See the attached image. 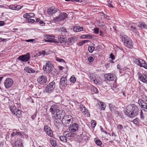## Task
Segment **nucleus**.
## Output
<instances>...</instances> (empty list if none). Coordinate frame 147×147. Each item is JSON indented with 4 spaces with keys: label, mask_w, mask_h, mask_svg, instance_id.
I'll return each instance as SVG.
<instances>
[{
    "label": "nucleus",
    "mask_w": 147,
    "mask_h": 147,
    "mask_svg": "<svg viewBox=\"0 0 147 147\" xmlns=\"http://www.w3.org/2000/svg\"><path fill=\"white\" fill-rule=\"evenodd\" d=\"M139 112L138 107L135 105L132 104L126 108V113L128 116L134 117L137 115Z\"/></svg>",
    "instance_id": "1"
},
{
    "label": "nucleus",
    "mask_w": 147,
    "mask_h": 147,
    "mask_svg": "<svg viewBox=\"0 0 147 147\" xmlns=\"http://www.w3.org/2000/svg\"><path fill=\"white\" fill-rule=\"evenodd\" d=\"M122 42L124 45L128 48H132L133 47V45L131 38L128 36H123L121 38Z\"/></svg>",
    "instance_id": "2"
},
{
    "label": "nucleus",
    "mask_w": 147,
    "mask_h": 147,
    "mask_svg": "<svg viewBox=\"0 0 147 147\" xmlns=\"http://www.w3.org/2000/svg\"><path fill=\"white\" fill-rule=\"evenodd\" d=\"M73 121V118L71 116L66 115L65 118L62 119V122L65 126L67 127L72 124Z\"/></svg>",
    "instance_id": "3"
},
{
    "label": "nucleus",
    "mask_w": 147,
    "mask_h": 147,
    "mask_svg": "<svg viewBox=\"0 0 147 147\" xmlns=\"http://www.w3.org/2000/svg\"><path fill=\"white\" fill-rule=\"evenodd\" d=\"M53 65L50 61H46V64L43 66V69L46 73L49 74L53 70Z\"/></svg>",
    "instance_id": "4"
},
{
    "label": "nucleus",
    "mask_w": 147,
    "mask_h": 147,
    "mask_svg": "<svg viewBox=\"0 0 147 147\" xmlns=\"http://www.w3.org/2000/svg\"><path fill=\"white\" fill-rule=\"evenodd\" d=\"M65 115V111L61 109L59 110L57 113L52 116L53 118L55 120L59 119L64 118Z\"/></svg>",
    "instance_id": "5"
},
{
    "label": "nucleus",
    "mask_w": 147,
    "mask_h": 147,
    "mask_svg": "<svg viewBox=\"0 0 147 147\" xmlns=\"http://www.w3.org/2000/svg\"><path fill=\"white\" fill-rule=\"evenodd\" d=\"M10 109L12 113L17 117H19L21 116V111L17 108L16 106H11L10 107Z\"/></svg>",
    "instance_id": "6"
},
{
    "label": "nucleus",
    "mask_w": 147,
    "mask_h": 147,
    "mask_svg": "<svg viewBox=\"0 0 147 147\" xmlns=\"http://www.w3.org/2000/svg\"><path fill=\"white\" fill-rule=\"evenodd\" d=\"M55 84L54 82H52L46 86L45 88V92L47 93H51L52 92L54 89Z\"/></svg>",
    "instance_id": "7"
},
{
    "label": "nucleus",
    "mask_w": 147,
    "mask_h": 147,
    "mask_svg": "<svg viewBox=\"0 0 147 147\" xmlns=\"http://www.w3.org/2000/svg\"><path fill=\"white\" fill-rule=\"evenodd\" d=\"M30 59V57L29 53L26 54L22 55L19 56L17 59L22 61L27 62Z\"/></svg>",
    "instance_id": "8"
},
{
    "label": "nucleus",
    "mask_w": 147,
    "mask_h": 147,
    "mask_svg": "<svg viewBox=\"0 0 147 147\" xmlns=\"http://www.w3.org/2000/svg\"><path fill=\"white\" fill-rule=\"evenodd\" d=\"M134 62L140 67H143L146 69H147V65L145 61L142 59H135Z\"/></svg>",
    "instance_id": "9"
},
{
    "label": "nucleus",
    "mask_w": 147,
    "mask_h": 147,
    "mask_svg": "<svg viewBox=\"0 0 147 147\" xmlns=\"http://www.w3.org/2000/svg\"><path fill=\"white\" fill-rule=\"evenodd\" d=\"M44 131L48 136L52 137H53L54 136L52 130L49 126L47 125H45Z\"/></svg>",
    "instance_id": "10"
},
{
    "label": "nucleus",
    "mask_w": 147,
    "mask_h": 147,
    "mask_svg": "<svg viewBox=\"0 0 147 147\" xmlns=\"http://www.w3.org/2000/svg\"><path fill=\"white\" fill-rule=\"evenodd\" d=\"M138 103L142 110L147 111V103L141 99L138 100Z\"/></svg>",
    "instance_id": "11"
},
{
    "label": "nucleus",
    "mask_w": 147,
    "mask_h": 147,
    "mask_svg": "<svg viewBox=\"0 0 147 147\" xmlns=\"http://www.w3.org/2000/svg\"><path fill=\"white\" fill-rule=\"evenodd\" d=\"M13 83V80L11 78H7L4 82V84L5 88H6L11 87Z\"/></svg>",
    "instance_id": "12"
},
{
    "label": "nucleus",
    "mask_w": 147,
    "mask_h": 147,
    "mask_svg": "<svg viewBox=\"0 0 147 147\" xmlns=\"http://www.w3.org/2000/svg\"><path fill=\"white\" fill-rule=\"evenodd\" d=\"M67 80L66 77H62L60 79L59 86L61 88H64L67 85Z\"/></svg>",
    "instance_id": "13"
},
{
    "label": "nucleus",
    "mask_w": 147,
    "mask_h": 147,
    "mask_svg": "<svg viewBox=\"0 0 147 147\" xmlns=\"http://www.w3.org/2000/svg\"><path fill=\"white\" fill-rule=\"evenodd\" d=\"M68 15L65 12H63L61 13L58 17L55 18V21H60L64 20L67 17Z\"/></svg>",
    "instance_id": "14"
},
{
    "label": "nucleus",
    "mask_w": 147,
    "mask_h": 147,
    "mask_svg": "<svg viewBox=\"0 0 147 147\" xmlns=\"http://www.w3.org/2000/svg\"><path fill=\"white\" fill-rule=\"evenodd\" d=\"M55 37L54 36L51 35H47L45 41L46 42H51L53 43H59V41H57V40L55 39Z\"/></svg>",
    "instance_id": "15"
},
{
    "label": "nucleus",
    "mask_w": 147,
    "mask_h": 147,
    "mask_svg": "<svg viewBox=\"0 0 147 147\" xmlns=\"http://www.w3.org/2000/svg\"><path fill=\"white\" fill-rule=\"evenodd\" d=\"M104 77L105 78L109 81H114L115 80L116 78L115 75L111 73L105 74Z\"/></svg>",
    "instance_id": "16"
},
{
    "label": "nucleus",
    "mask_w": 147,
    "mask_h": 147,
    "mask_svg": "<svg viewBox=\"0 0 147 147\" xmlns=\"http://www.w3.org/2000/svg\"><path fill=\"white\" fill-rule=\"evenodd\" d=\"M37 80L38 82L41 85H44L47 81V77L43 75L39 77Z\"/></svg>",
    "instance_id": "17"
},
{
    "label": "nucleus",
    "mask_w": 147,
    "mask_h": 147,
    "mask_svg": "<svg viewBox=\"0 0 147 147\" xmlns=\"http://www.w3.org/2000/svg\"><path fill=\"white\" fill-rule=\"evenodd\" d=\"M78 127L79 126L78 124L74 123L68 128L69 130L71 132H74L78 130Z\"/></svg>",
    "instance_id": "18"
},
{
    "label": "nucleus",
    "mask_w": 147,
    "mask_h": 147,
    "mask_svg": "<svg viewBox=\"0 0 147 147\" xmlns=\"http://www.w3.org/2000/svg\"><path fill=\"white\" fill-rule=\"evenodd\" d=\"M59 40L57 41H59V42H60V43L62 45H64L66 43L67 39L65 37L62 35H60L58 37Z\"/></svg>",
    "instance_id": "19"
},
{
    "label": "nucleus",
    "mask_w": 147,
    "mask_h": 147,
    "mask_svg": "<svg viewBox=\"0 0 147 147\" xmlns=\"http://www.w3.org/2000/svg\"><path fill=\"white\" fill-rule=\"evenodd\" d=\"M50 111L51 112L52 115L55 114V113H56L59 110V109H58L57 105H52L50 109Z\"/></svg>",
    "instance_id": "20"
},
{
    "label": "nucleus",
    "mask_w": 147,
    "mask_h": 147,
    "mask_svg": "<svg viewBox=\"0 0 147 147\" xmlns=\"http://www.w3.org/2000/svg\"><path fill=\"white\" fill-rule=\"evenodd\" d=\"M139 79L144 83L147 82V76L145 74L142 75L140 73H138Z\"/></svg>",
    "instance_id": "21"
},
{
    "label": "nucleus",
    "mask_w": 147,
    "mask_h": 147,
    "mask_svg": "<svg viewBox=\"0 0 147 147\" xmlns=\"http://www.w3.org/2000/svg\"><path fill=\"white\" fill-rule=\"evenodd\" d=\"M76 40L77 38L76 37H71L68 39L67 40H66V42L68 45H71L74 43Z\"/></svg>",
    "instance_id": "22"
},
{
    "label": "nucleus",
    "mask_w": 147,
    "mask_h": 147,
    "mask_svg": "<svg viewBox=\"0 0 147 147\" xmlns=\"http://www.w3.org/2000/svg\"><path fill=\"white\" fill-rule=\"evenodd\" d=\"M67 132L64 133L63 134V136H59V139L61 141L64 142H66L67 141V136L68 135V134H67ZM69 136L68 135L67 136Z\"/></svg>",
    "instance_id": "23"
},
{
    "label": "nucleus",
    "mask_w": 147,
    "mask_h": 147,
    "mask_svg": "<svg viewBox=\"0 0 147 147\" xmlns=\"http://www.w3.org/2000/svg\"><path fill=\"white\" fill-rule=\"evenodd\" d=\"M57 9L53 7H51L49 8L47 10V12L49 15H52L56 13Z\"/></svg>",
    "instance_id": "24"
},
{
    "label": "nucleus",
    "mask_w": 147,
    "mask_h": 147,
    "mask_svg": "<svg viewBox=\"0 0 147 147\" xmlns=\"http://www.w3.org/2000/svg\"><path fill=\"white\" fill-rule=\"evenodd\" d=\"M90 80L93 81V82L95 84H98L99 83V81L98 80H97L94 74H91L90 75Z\"/></svg>",
    "instance_id": "25"
},
{
    "label": "nucleus",
    "mask_w": 147,
    "mask_h": 147,
    "mask_svg": "<svg viewBox=\"0 0 147 147\" xmlns=\"http://www.w3.org/2000/svg\"><path fill=\"white\" fill-rule=\"evenodd\" d=\"M24 70L25 71L29 73H33L35 72V71L34 69L28 66L26 67Z\"/></svg>",
    "instance_id": "26"
},
{
    "label": "nucleus",
    "mask_w": 147,
    "mask_h": 147,
    "mask_svg": "<svg viewBox=\"0 0 147 147\" xmlns=\"http://www.w3.org/2000/svg\"><path fill=\"white\" fill-rule=\"evenodd\" d=\"M109 108L112 113H115L116 110V107L115 106L112 104H109Z\"/></svg>",
    "instance_id": "27"
},
{
    "label": "nucleus",
    "mask_w": 147,
    "mask_h": 147,
    "mask_svg": "<svg viewBox=\"0 0 147 147\" xmlns=\"http://www.w3.org/2000/svg\"><path fill=\"white\" fill-rule=\"evenodd\" d=\"M83 28L82 27H80L79 26H75L73 28V30L75 32H78L82 31Z\"/></svg>",
    "instance_id": "28"
},
{
    "label": "nucleus",
    "mask_w": 147,
    "mask_h": 147,
    "mask_svg": "<svg viewBox=\"0 0 147 147\" xmlns=\"http://www.w3.org/2000/svg\"><path fill=\"white\" fill-rule=\"evenodd\" d=\"M82 38H88L92 39L94 37L93 35H91L89 34H84L82 35Z\"/></svg>",
    "instance_id": "29"
},
{
    "label": "nucleus",
    "mask_w": 147,
    "mask_h": 147,
    "mask_svg": "<svg viewBox=\"0 0 147 147\" xmlns=\"http://www.w3.org/2000/svg\"><path fill=\"white\" fill-rule=\"evenodd\" d=\"M89 42V40H82L80 42L77 43V45L78 46H81L83 45L84 44H85L86 42Z\"/></svg>",
    "instance_id": "30"
},
{
    "label": "nucleus",
    "mask_w": 147,
    "mask_h": 147,
    "mask_svg": "<svg viewBox=\"0 0 147 147\" xmlns=\"http://www.w3.org/2000/svg\"><path fill=\"white\" fill-rule=\"evenodd\" d=\"M99 105H101V109L102 110H105V108L106 107V105L105 103L103 102H100L99 103Z\"/></svg>",
    "instance_id": "31"
},
{
    "label": "nucleus",
    "mask_w": 147,
    "mask_h": 147,
    "mask_svg": "<svg viewBox=\"0 0 147 147\" xmlns=\"http://www.w3.org/2000/svg\"><path fill=\"white\" fill-rule=\"evenodd\" d=\"M92 92L94 94L98 93V90L97 88L94 86H92L91 88Z\"/></svg>",
    "instance_id": "32"
},
{
    "label": "nucleus",
    "mask_w": 147,
    "mask_h": 147,
    "mask_svg": "<svg viewBox=\"0 0 147 147\" xmlns=\"http://www.w3.org/2000/svg\"><path fill=\"white\" fill-rule=\"evenodd\" d=\"M80 110L82 111V113H83L84 111H85V110H86V107L82 105H80Z\"/></svg>",
    "instance_id": "33"
},
{
    "label": "nucleus",
    "mask_w": 147,
    "mask_h": 147,
    "mask_svg": "<svg viewBox=\"0 0 147 147\" xmlns=\"http://www.w3.org/2000/svg\"><path fill=\"white\" fill-rule=\"evenodd\" d=\"M133 122L137 126H138L139 125V119L138 118H136L135 119L133 120Z\"/></svg>",
    "instance_id": "34"
},
{
    "label": "nucleus",
    "mask_w": 147,
    "mask_h": 147,
    "mask_svg": "<svg viewBox=\"0 0 147 147\" xmlns=\"http://www.w3.org/2000/svg\"><path fill=\"white\" fill-rule=\"evenodd\" d=\"M95 49L94 47L92 46H90L88 48V51L90 53H92Z\"/></svg>",
    "instance_id": "35"
},
{
    "label": "nucleus",
    "mask_w": 147,
    "mask_h": 147,
    "mask_svg": "<svg viewBox=\"0 0 147 147\" xmlns=\"http://www.w3.org/2000/svg\"><path fill=\"white\" fill-rule=\"evenodd\" d=\"M59 31L62 32L67 33V31L66 29L63 27H61L59 29Z\"/></svg>",
    "instance_id": "36"
},
{
    "label": "nucleus",
    "mask_w": 147,
    "mask_h": 147,
    "mask_svg": "<svg viewBox=\"0 0 147 147\" xmlns=\"http://www.w3.org/2000/svg\"><path fill=\"white\" fill-rule=\"evenodd\" d=\"M83 114L86 115L87 117H89L90 116V114L89 111L86 109V110H85V111H84L83 113Z\"/></svg>",
    "instance_id": "37"
},
{
    "label": "nucleus",
    "mask_w": 147,
    "mask_h": 147,
    "mask_svg": "<svg viewBox=\"0 0 147 147\" xmlns=\"http://www.w3.org/2000/svg\"><path fill=\"white\" fill-rule=\"evenodd\" d=\"M17 6L16 5H10L9 6V8L10 9L16 10V8Z\"/></svg>",
    "instance_id": "38"
},
{
    "label": "nucleus",
    "mask_w": 147,
    "mask_h": 147,
    "mask_svg": "<svg viewBox=\"0 0 147 147\" xmlns=\"http://www.w3.org/2000/svg\"><path fill=\"white\" fill-rule=\"evenodd\" d=\"M50 142L51 144L55 147L57 145L56 142L53 140H50Z\"/></svg>",
    "instance_id": "39"
},
{
    "label": "nucleus",
    "mask_w": 147,
    "mask_h": 147,
    "mask_svg": "<svg viewBox=\"0 0 147 147\" xmlns=\"http://www.w3.org/2000/svg\"><path fill=\"white\" fill-rule=\"evenodd\" d=\"M95 143L98 146H100L102 144V141L99 139L96 140Z\"/></svg>",
    "instance_id": "40"
},
{
    "label": "nucleus",
    "mask_w": 147,
    "mask_h": 147,
    "mask_svg": "<svg viewBox=\"0 0 147 147\" xmlns=\"http://www.w3.org/2000/svg\"><path fill=\"white\" fill-rule=\"evenodd\" d=\"M76 80V78L74 76H72L70 78V81L71 82L74 83Z\"/></svg>",
    "instance_id": "41"
},
{
    "label": "nucleus",
    "mask_w": 147,
    "mask_h": 147,
    "mask_svg": "<svg viewBox=\"0 0 147 147\" xmlns=\"http://www.w3.org/2000/svg\"><path fill=\"white\" fill-rule=\"evenodd\" d=\"M56 61H57L61 62H63L65 63V60H64L63 59H61V58H59L58 57H56Z\"/></svg>",
    "instance_id": "42"
},
{
    "label": "nucleus",
    "mask_w": 147,
    "mask_h": 147,
    "mask_svg": "<svg viewBox=\"0 0 147 147\" xmlns=\"http://www.w3.org/2000/svg\"><path fill=\"white\" fill-rule=\"evenodd\" d=\"M46 52L45 51L42 50L41 51H39L38 52V54H37V55L38 56H40L41 55H45Z\"/></svg>",
    "instance_id": "43"
},
{
    "label": "nucleus",
    "mask_w": 147,
    "mask_h": 147,
    "mask_svg": "<svg viewBox=\"0 0 147 147\" xmlns=\"http://www.w3.org/2000/svg\"><path fill=\"white\" fill-rule=\"evenodd\" d=\"M91 125L92 127L94 128L96 125V121L94 120H92Z\"/></svg>",
    "instance_id": "44"
},
{
    "label": "nucleus",
    "mask_w": 147,
    "mask_h": 147,
    "mask_svg": "<svg viewBox=\"0 0 147 147\" xmlns=\"http://www.w3.org/2000/svg\"><path fill=\"white\" fill-rule=\"evenodd\" d=\"M20 141L18 140L16 141L14 144L15 147H20Z\"/></svg>",
    "instance_id": "45"
},
{
    "label": "nucleus",
    "mask_w": 147,
    "mask_h": 147,
    "mask_svg": "<svg viewBox=\"0 0 147 147\" xmlns=\"http://www.w3.org/2000/svg\"><path fill=\"white\" fill-rule=\"evenodd\" d=\"M99 28H94V33L96 34H98L99 32Z\"/></svg>",
    "instance_id": "46"
},
{
    "label": "nucleus",
    "mask_w": 147,
    "mask_h": 147,
    "mask_svg": "<svg viewBox=\"0 0 147 147\" xmlns=\"http://www.w3.org/2000/svg\"><path fill=\"white\" fill-rule=\"evenodd\" d=\"M88 59L89 61L90 62H92L94 60L93 58L91 56L89 57L88 58Z\"/></svg>",
    "instance_id": "47"
},
{
    "label": "nucleus",
    "mask_w": 147,
    "mask_h": 147,
    "mask_svg": "<svg viewBox=\"0 0 147 147\" xmlns=\"http://www.w3.org/2000/svg\"><path fill=\"white\" fill-rule=\"evenodd\" d=\"M23 17L24 18H30V16H29V14L27 13H26L24 14L23 16Z\"/></svg>",
    "instance_id": "48"
},
{
    "label": "nucleus",
    "mask_w": 147,
    "mask_h": 147,
    "mask_svg": "<svg viewBox=\"0 0 147 147\" xmlns=\"http://www.w3.org/2000/svg\"><path fill=\"white\" fill-rule=\"evenodd\" d=\"M17 6L16 7V10H18L19 9H20L22 8V7H23V6H21L20 5H16Z\"/></svg>",
    "instance_id": "49"
},
{
    "label": "nucleus",
    "mask_w": 147,
    "mask_h": 147,
    "mask_svg": "<svg viewBox=\"0 0 147 147\" xmlns=\"http://www.w3.org/2000/svg\"><path fill=\"white\" fill-rule=\"evenodd\" d=\"M140 115V118L142 119H143L144 118V116L143 115V113L142 110H141Z\"/></svg>",
    "instance_id": "50"
},
{
    "label": "nucleus",
    "mask_w": 147,
    "mask_h": 147,
    "mask_svg": "<svg viewBox=\"0 0 147 147\" xmlns=\"http://www.w3.org/2000/svg\"><path fill=\"white\" fill-rule=\"evenodd\" d=\"M28 21L29 23H33L35 22V21L34 20V19H28Z\"/></svg>",
    "instance_id": "51"
},
{
    "label": "nucleus",
    "mask_w": 147,
    "mask_h": 147,
    "mask_svg": "<svg viewBox=\"0 0 147 147\" xmlns=\"http://www.w3.org/2000/svg\"><path fill=\"white\" fill-rule=\"evenodd\" d=\"M83 137L82 136V140H84L85 141H86L88 140V137L86 136H83Z\"/></svg>",
    "instance_id": "52"
},
{
    "label": "nucleus",
    "mask_w": 147,
    "mask_h": 147,
    "mask_svg": "<svg viewBox=\"0 0 147 147\" xmlns=\"http://www.w3.org/2000/svg\"><path fill=\"white\" fill-rule=\"evenodd\" d=\"M36 112L33 115H32L31 116V118L33 120H34L35 118L36 117Z\"/></svg>",
    "instance_id": "53"
},
{
    "label": "nucleus",
    "mask_w": 147,
    "mask_h": 147,
    "mask_svg": "<svg viewBox=\"0 0 147 147\" xmlns=\"http://www.w3.org/2000/svg\"><path fill=\"white\" fill-rule=\"evenodd\" d=\"M15 133L16 135L20 136H23L22 134L19 132L16 131Z\"/></svg>",
    "instance_id": "54"
},
{
    "label": "nucleus",
    "mask_w": 147,
    "mask_h": 147,
    "mask_svg": "<svg viewBox=\"0 0 147 147\" xmlns=\"http://www.w3.org/2000/svg\"><path fill=\"white\" fill-rule=\"evenodd\" d=\"M117 127L118 128H119L120 129H121L123 128L122 125L121 124L118 125L117 126Z\"/></svg>",
    "instance_id": "55"
},
{
    "label": "nucleus",
    "mask_w": 147,
    "mask_h": 147,
    "mask_svg": "<svg viewBox=\"0 0 147 147\" xmlns=\"http://www.w3.org/2000/svg\"><path fill=\"white\" fill-rule=\"evenodd\" d=\"M100 129L103 132H104L106 134H108L107 132L105 131H104V130H103V129L102 126H100Z\"/></svg>",
    "instance_id": "56"
},
{
    "label": "nucleus",
    "mask_w": 147,
    "mask_h": 147,
    "mask_svg": "<svg viewBox=\"0 0 147 147\" xmlns=\"http://www.w3.org/2000/svg\"><path fill=\"white\" fill-rule=\"evenodd\" d=\"M110 57L113 60L115 59V56L113 53H112L110 54Z\"/></svg>",
    "instance_id": "57"
},
{
    "label": "nucleus",
    "mask_w": 147,
    "mask_h": 147,
    "mask_svg": "<svg viewBox=\"0 0 147 147\" xmlns=\"http://www.w3.org/2000/svg\"><path fill=\"white\" fill-rule=\"evenodd\" d=\"M100 35L102 36H104V32H102L101 30H100L99 32Z\"/></svg>",
    "instance_id": "58"
},
{
    "label": "nucleus",
    "mask_w": 147,
    "mask_h": 147,
    "mask_svg": "<svg viewBox=\"0 0 147 147\" xmlns=\"http://www.w3.org/2000/svg\"><path fill=\"white\" fill-rule=\"evenodd\" d=\"M39 23L40 25L42 26H44L45 25V23L43 21H40L39 22Z\"/></svg>",
    "instance_id": "59"
},
{
    "label": "nucleus",
    "mask_w": 147,
    "mask_h": 147,
    "mask_svg": "<svg viewBox=\"0 0 147 147\" xmlns=\"http://www.w3.org/2000/svg\"><path fill=\"white\" fill-rule=\"evenodd\" d=\"M28 14L29 16H30V18L31 17H33L34 16V14L33 13H30Z\"/></svg>",
    "instance_id": "60"
},
{
    "label": "nucleus",
    "mask_w": 147,
    "mask_h": 147,
    "mask_svg": "<svg viewBox=\"0 0 147 147\" xmlns=\"http://www.w3.org/2000/svg\"><path fill=\"white\" fill-rule=\"evenodd\" d=\"M4 23L3 21H0V26H2L4 25Z\"/></svg>",
    "instance_id": "61"
},
{
    "label": "nucleus",
    "mask_w": 147,
    "mask_h": 147,
    "mask_svg": "<svg viewBox=\"0 0 147 147\" xmlns=\"http://www.w3.org/2000/svg\"><path fill=\"white\" fill-rule=\"evenodd\" d=\"M134 29H136L135 27L134 26H131L130 28V30L133 31Z\"/></svg>",
    "instance_id": "62"
},
{
    "label": "nucleus",
    "mask_w": 147,
    "mask_h": 147,
    "mask_svg": "<svg viewBox=\"0 0 147 147\" xmlns=\"http://www.w3.org/2000/svg\"><path fill=\"white\" fill-rule=\"evenodd\" d=\"M11 137H13V136H16V135L15 132H12L11 134Z\"/></svg>",
    "instance_id": "63"
},
{
    "label": "nucleus",
    "mask_w": 147,
    "mask_h": 147,
    "mask_svg": "<svg viewBox=\"0 0 147 147\" xmlns=\"http://www.w3.org/2000/svg\"><path fill=\"white\" fill-rule=\"evenodd\" d=\"M108 6H109L111 7L112 8L114 7V6H113V5L111 3H108Z\"/></svg>",
    "instance_id": "64"
}]
</instances>
